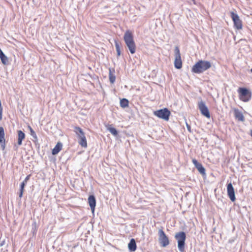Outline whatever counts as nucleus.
<instances>
[{
    "label": "nucleus",
    "instance_id": "nucleus-1",
    "mask_svg": "<svg viewBox=\"0 0 252 252\" xmlns=\"http://www.w3.org/2000/svg\"><path fill=\"white\" fill-rule=\"evenodd\" d=\"M211 63L208 61L199 60L193 65L191 71L196 74L202 73L211 67Z\"/></svg>",
    "mask_w": 252,
    "mask_h": 252
},
{
    "label": "nucleus",
    "instance_id": "nucleus-2",
    "mask_svg": "<svg viewBox=\"0 0 252 252\" xmlns=\"http://www.w3.org/2000/svg\"><path fill=\"white\" fill-rule=\"evenodd\" d=\"M124 40L130 53L133 54L135 53L136 45L133 39V36L131 32L126 31L124 35Z\"/></svg>",
    "mask_w": 252,
    "mask_h": 252
},
{
    "label": "nucleus",
    "instance_id": "nucleus-3",
    "mask_svg": "<svg viewBox=\"0 0 252 252\" xmlns=\"http://www.w3.org/2000/svg\"><path fill=\"white\" fill-rule=\"evenodd\" d=\"M175 238L178 243V248L180 252H185L186 234L184 231H180L175 234Z\"/></svg>",
    "mask_w": 252,
    "mask_h": 252
},
{
    "label": "nucleus",
    "instance_id": "nucleus-4",
    "mask_svg": "<svg viewBox=\"0 0 252 252\" xmlns=\"http://www.w3.org/2000/svg\"><path fill=\"white\" fill-rule=\"evenodd\" d=\"M74 132L76 133L78 138V143L82 147H87V142L84 132L82 128L78 126H75Z\"/></svg>",
    "mask_w": 252,
    "mask_h": 252
},
{
    "label": "nucleus",
    "instance_id": "nucleus-5",
    "mask_svg": "<svg viewBox=\"0 0 252 252\" xmlns=\"http://www.w3.org/2000/svg\"><path fill=\"white\" fill-rule=\"evenodd\" d=\"M238 92L240 99L244 102H248L251 98V92L246 88H239Z\"/></svg>",
    "mask_w": 252,
    "mask_h": 252
},
{
    "label": "nucleus",
    "instance_id": "nucleus-6",
    "mask_svg": "<svg viewBox=\"0 0 252 252\" xmlns=\"http://www.w3.org/2000/svg\"><path fill=\"white\" fill-rule=\"evenodd\" d=\"M154 115L160 119L168 121L169 119L171 112L167 108H164L155 111Z\"/></svg>",
    "mask_w": 252,
    "mask_h": 252
},
{
    "label": "nucleus",
    "instance_id": "nucleus-7",
    "mask_svg": "<svg viewBox=\"0 0 252 252\" xmlns=\"http://www.w3.org/2000/svg\"><path fill=\"white\" fill-rule=\"evenodd\" d=\"M158 241L161 246L166 247L169 244V240L162 229H160L158 232Z\"/></svg>",
    "mask_w": 252,
    "mask_h": 252
},
{
    "label": "nucleus",
    "instance_id": "nucleus-8",
    "mask_svg": "<svg viewBox=\"0 0 252 252\" xmlns=\"http://www.w3.org/2000/svg\"><path fill=\"white\" fill-rule=\"evenodd\" d=\"M175 56L174 66L177 69H181L182 67V62L181 60V54L179 48L178 46L175 47Z\"/></svg>",
    "mask_w": 252,
    "mask_h": 252
},
{
    "label": "nucleus",
    "instance_id": "nucleus-9",
    "mask_svg": "<svg viewBox=\"0 0 252 252\" xmlns=\"http://www.w3.org/2000/svg\"><path fill=\"white\" fill-rule=\"evenodd\" d=\"M231 17L234 23V27L237 30L242 28V22L237 14L234 12H230Z\"/></svg>",
    "mask_w": 252,
    "mask_h": 252
},
{
    "label": "nucleus",
    "instance_id": "nucleus-10",
    "mask_svg": "<svg viewBox=\"0 0 252 252\" xmlns=\"http://www.w3.org/2000/svg\"><path fill=\"white\" fill-rule=\"evenodd\" d=\"M198 106L200 113L202 115L207 118H210V114L209 109L202 100L198 102Z\"/></svg>",
    "mask_w": 252,
    "mask_h": 252
},
{
    "label": "nucleus",
    "instance_id": "nucleus-11",
    "mask_svg": "<svg viewBox=\"0 0 252 252\" xmlns=\"http://www.w3.org/2000/svg\"><path fill=\"white\" fill-rule=\"evenodd\" d=\"M227 195L230 200L232 202H234L236 200L234 188L232 186L231 183H230L227 184Z\"/></svg>",
    "mask_w": 252,
    "mask_h": 252
},
{
    "label": "nucleus",
    "instance_id": "nucleus-12",
    "mask_svg": "<svg viewBox=\"0 0 252 252\" xmlns=\"http://www.w3.org/2000/svg\"><path fill=\"white\" fill-rule=\"evenodd\" d=\"M192 163L194 165L195 168L198 170V171L199 172V173L203 176H206V173H205V169L203 166L202 164L195 159H192Z\"/></svg>",
    "mask_w": 252,
    "mask_h": 252
},
{
    "label": "nucleus",
    "instance_id": "nucleus-13",
    "mask_svg": "<svg viewBox=\"0 0 252 252\" xmlns=\"http://www.w3.org/2000/svg\"><path fill=\"white\" fill-rule=\"evenodd\" d=\"M88 203L93 213L94 212L96 206V199L94 195H90L88 197Z\"/></svg>",
    "mask_w": 252,
    "mask_h": 252
},
{
    "label": "nucleus",
    "instance_id": "nucleus-14",
    "mask_svg": "<svg viewBox=\"0 0 252 252\" xmlns=\"http://www.w3.org/2000/svg\"><path fill=\"white\" fill-rule=\"evenodd\" d=\"M233 110L235 119L239 121L244 122L245 121V118L242 112L237 108H234Z\"/></svg>",
    "mask_w": 252,
    "mask_h": 252
},
{
    "label": "nucleus",
    "instance_id": "nucleus-15",
    "mask_svg": "<svg viewBox=\"0 0 252 252\" xmlns=\"http://www.w3.org/2000/svg\"><path fill=\"white\" fill-rule=\"evenodd\" d=\"M0 59L1 63L4 65H7L9 64L8 58L5 55L1 49H0Z\"/></svg>",
    "mask_w": 252,
    "mask_h": 252
},
{
    "label": "nucleus",
    "instance_id": "nucleus-16",
    "mask_svg": "<svg viewBox=\"0 0 252 252\" xmlns=\"http://www.w3.org/2000/svg\"><path fill=\"white\" fill-rule=\"evenodd\" d=\"M18 146H21L22 144V141L25 138V134L22 130H18Z\"/></svg>",
    "mask_w": 252,
    "mask_h": 252
},
{
    "label": "nucleus",
    "instance_id": "nucleus-17",
    "mask_svg": "<svg viewBox=\"0 0 252 252\" xmlns=\"http://www.w3.org/2000/svg\"><path fill=\"white\" fill-rule=\"evenodd\" d=\"M63 144L61 142H59L57 143L55 147L52 150V154L53 155H56L58 154L59 152L62 150Z\"/></svg>",
    "mask_w": 252,
    "mask_h": 252
},
{
    "label": "nucleus",
    "instance_id": "nucleus-18",
    "mask_svg": "<svg viewBox=\"0 0 252 252\" xmlns=\"http://www.w3.org/2000/svg\"><path fill=\"white\" fill-rule=\"evenodd\" d=\"M128 248L130 252H135L136 250V244L135 240L132 238L128 244Z\"/></svg>",
    "mask_w": 252,
    "mask_h": 252
},
{
    "label": "nucleus",
    "instance_id": "nucleus-19",
    "mask_svg": "<svg viewBox=\"0 0 252 252\" xmlns=\"http://www.w3.org/2000/svg\"><path fill=\"white\" fill-rule=\"evenodd\" d=\"M115 70L114 69L109 68V79L110 83L113 84L116 79V76L114 74Z\"/></svg>",
    "mask_w": 252,
    "mask_h": 252
},
{
    "label": "nucleus",
    "instance_id": "nucleus-20",
    "mask_svg": "<svg viewBox=\"0 0 252 252\" xmlns=\"http://www.w3.org/2000/svg\"><path fill=\"white\" fill-rule=\"evenodd\" d=\"M107 129L114 136H117L118 134L117 130L115 127H113L112 125H108L107 126Z\"/></svg>",
    "mask_w": 252,
    "mask_h": 252
},
{
    "label": "nucleus",
    "instance_id": "nucleus-21",
    "mask_svg": "<svg viewBox=\"0 0 252 252\" xmlns=\"http://www.w3.org/2000/svg\"><path fill=\"white\" fill-rule=\"evenodd\" d=\"M129 101L126 98H122L120 100V106L125 108L128 106Z\"/></svg>",
    "mask_w": 252,
    "mask_h": 252
},
{
    "label": "nucleus",
    "instance_id": "nucleus-22",
    "mask_svg": "<svg viewBox=\"0 0 252 252\" xmlns=\"http://www.w3.org/2000/svg\"><path fill=\"white\" fill-rule=\"evenodd\" d=\"M29 128L30 130V134L33 138L32 139V141L34 143H36L38 140V138H37V137L36 136V134L35 131L33 130V129L30 126H29Z\"/></svg>",
    "mask_w": 252,
    "mask_h": 252
},
{
    "label": "nucleus",
    "instance_id": "nucleus-23",
    "mask_svg": "<svg viewBox=\"0 0 252 252\" xmlns=\"http://www.w3.org/2000/svg\"><path fill=\"white\" fill-rule=\"evenodd\" d=\"M26 185V184L24 183L23 182L20 185V192L19 194V196L20 198H21L23 196L24 188H25Z\"/></svg>",
    "mask_w": 252,
    "mask_h": 252
},
{
    "label": "nucleus",
    "instance_id": "nucleus-24",
    "mask_svg": "<svg viewBox=\"0 0 252 252\" xmlns=\"http://www.w3.org/2000/svg\"><path fill=\"white\" fill-rule=\"evenodd\" d=\"M4 130L3 127H0V141L5 140L4 138Z\"/></svg>",
    "mask_w": 252,
    "mask_h": 252
},
{
    "label": "nucleus",
    "instance_id": "nucleus-25",
    "mask_svg": "<svg viewBox=\"0 0 252 252\" xmlns=\"http://www.w3.org/2000/svg\"><path fill=\"white\" fill-rule=\"evenodd\" d=\"M5 240H6L5 238H3L2 237H1L0 238V247H2L5 245Z\"/></svg>",
    "mask_w": 252,
    "mask_h": 252
},
{
    "label": "nucleus",
    "instance_id": "nucleus-26",
    "mask_svg": "<svg viewBox=\"0 0 252 252\" xmlns=\"http://www.w3.org/2000/svg\"><path fill=\"white\" fill-rule=\"evenodd\" d=\"M120 43L117 40H115V45L116 50H121Z\"/></svg>",
    "mask_w": 252,
    "mask_h": 252
},
{
    "label": "nucleus",
    "instance_id": "nucleus-27",
    "mask_svg": "<svg viewBox=\"0 0 252 252\" xmlns=\"http://www.w3.org/2000/svg\"><path fill=\"white\" fill-rule=\"evenodd\" d=\"M0 144L1 148L3 150L5 148V140L0 141Z\"/></svg>",
    "mask_w": 252,
    "mask_h": 252
},
{
    "label": "nucleus",
    "instance_id": "nucleus-28",
    "mask_svg": "<svg viewBox=\"0 0 252 252\" xmlns=\"http://www.w3.org/2000/svg\"><path fill=\"white\" fill-rule=\"evenodd\" d=\"M3 108L2 106H0V121L2 120Z\"/></svg>",
    "mask_w": 252,
    "mask_h": 252
},
{
    "label": "nucleus",
    "instance_id": "nucleus-29",
    "mask_svg": "<svg viewBox=\"0 0 252 252\" xmlns=\"http://www.w3.org/2000/svg\"><path fill=\"white\" fill-rule=\"evenodd\" d=\"M30 177H31V175H28L23 182L27 184V182L28 180H29Z\"/></svg>",
    "mask_w": 252,
    "mask_h": 252
},
{
    "label": "nucleus",
    "instance_id": "nucleus-30",
    "mask_svg": "<svg viewBox=\"0 0 252 252\" xmlns=\"http://www.w3.org/2000/svg\"><path fill=\"white\" fill-rule=\"evenodd\" d=\"M186 126L188 129V130L190 133L192 132V131L191 129V126L187 123H186Z\"/></svg>",
    "mask_w": 252,
    "mask_h": 252
},
{
    "label": "nucleus",
    "instance_id": "nucleus-31",
    "mask_svg": "<svg viewBox=\"0 0 252 252\" xmlns=\"http://www.w3.org/2000/svg\"><path fill=\"white\" fill-rule=\"evenodd\" d=\"M116 52H117V57L120 56L121 54V50H116Z\"/></svg>",
    "mask_w": 252,
    "mask_h": 252
},
{
    "label": "nucleus",
    "instance_id": "nucleus-32",
    "mask_svg": "<svg viewBox=\"0 0 252 252\" xmlns=\"http://www.w3.org/2000/svg\"><path fill=\"white\" fill-rule=\"evenodd\" d=\"M251 135L252 137V130H251Z\"/></svg>",
    "mask_w": 252,
    "mask_h": 252
},
{
    "label": "nucleus",
    "instance_id": "nucleus-33",
    "mask_svg": "<svg viewBox=\"0 0 252 252\" xmlns=\"http://www.w3.org/2000/svg\"><path fill=\"white\" fill-rule=\"evenodd\" d=\"M251 72H252V68L251 69Z\"/></svg>",
    "mask_w": 252,
    "mask_h": 252
}]
</instances>
